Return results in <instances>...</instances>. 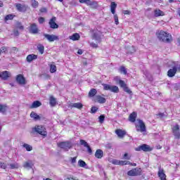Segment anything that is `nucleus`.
Here are the masks:
<instances>
[{"label": "nucleus", "mask_w": 180, "mask_h": 180, "mask_svg": "<svg viewBox=\"0 0 180 180\" xmlns=\"http://www.w3.org/2000/svg\"><path fill=\"white\" fill-rule=\"evenodd\" d=\"M156 36L158 39H159L160 41H163V43H171V41H172V36L164 30H158L156 32Z\"/></svg>", "instance_id": "1"}, {"label": "nucleus", "mask_w": 180, "mask_h": 180, "mask_svg": "<svg viewBox=\"0 0 180 180\" xmlns=\"http://www.w3.org/2000/svg\"><path fill=\"white\" fill-rule=\"evenodd\" d=\"M33 133H37L40 136H42L44 139L47 136V129L44 125H35L34 127L32 128Z\"/></svg>", "instance_id": "2"}, {"label": "nucleus", "mask_w": 180, "mask_h": 180, "mask_svg": "<svg viewBox=\"0 0 180 180\" xmlns=\"http://www.w3.org/2000/svg\"><path fill=\"white\" fill-rule=\"evenodd\" d=\"M110 12L114 15V20L115 25H119V17L116 14V8H117V4L115 1H112L110 6Z\"/></svg>", "instance_id": "3"}, {"label": "nucleus", "mask_w": 180, "mask_h": 180, "mask_svg": "<svg viewBox=\"0 0 180 180\" xmlns=\"http://www.w3.org/2000/svg\"><path fill=\"white\" fill-rule=\"evenodd\" d=\"M137 122L139 124H135L136 131H141V133H144L147 131L146 123H144V122L140 119H138Z\"/></svg>", "instance_id": "4"}, {"label": "nucleus", "mask_w": 180, "mask_h": 180, "mask_svg": "<svg viewBox=\"0 0 180 180\" xmlns=\"http://www.w3.org/2000/svg\"><path fill=\"white\" fill-rule=\"evenodd\" d=\"M80 4H86L87 6H91L93 9H98L99 8V4H98V1H91V0H79Z\"/></svg>", "instance_id": "5"}, {"label": "nucleus", "mask_w": 180, "mask_h": 180, "mask_svg": "<svg viewBox=\"0 0 180 180\" xmlns=\"http://www.w3.org/2000/svg\"><path fill=\"white\" fill-rule=\"evenodd\" d=\"M141 168L136 167L127 172L128 176H140L141 175Z\"/></svg>", "instance_id": "6"}, {"label": "nucleus", "mask_w": 180, "mask_h": 180, "mask_svg": "<svg viewBox=\"0 0 180 180\" xmlns=\"http://www.w3.org/2000/svg\"><path fill=\"white\" fill-rule=\"evenodd\" d=\"M136 151H144V153H148L150 151H153V148L150 147V146L147 144H142L139 146V147L135 148Z\"/></svg>", "instance_id": "7"}, {"label": "nucleus", "mask_w": 180, "mask_h": 180, "mask_svg": "<svg viewBox=\"0 0 180 180\" xmlns=\"http://www.w3.org/2000/svg\"><path fill=\"white\" fill-rule=\"evenodd\" d=\"M58 147L59 148H63V150H65L66 151H68L70 148H71V143L68 141H62L57 143Z\"/></svg>", "instance_id": "8"}, {"label": "nucleus", "mask_w": 180, "mask_h": 180, "mask_svg": "<svg viewBox=\"0 0 180 180\" xmlns=\"http://www.w3.org/2000/svg\"><path fill=\"white\" fill-rule=\"evenodd\" d=\"M172 131L173 135L174 136L175 139L179 140L180 139V129H179V124H176L172 128Z\"/></svg>", "instance_id": "9"}, {"label": "nucleus", "mask_w": 180, "mask_h": 180, "mask_svg": "<svg viewBox=\"0 0 180 180\" xmlns=\"http://www.w3.org/2000/svg\"><path fill=\"white\" fill-rule=\"evenodd\" d=\"M15 81L19 85H26V78L22 74H19L15 77Z\"/></svg>", "instance_id": "10"}, {"label": "nucleus", "mask_w": 180, "mask_h": 180, "mask_svg": "<svg viewBox=\"0 0 180 180\" xmlns=\"http://www.w3.org/2000/svg\"><path fill=\"white\" fill-rule=\"evenodd\" d=\"M112 164H113V165H122V166H124V165H129V164H130V161L129 160H117L116 159H113L111 161Z\"/></svg>", "instance_id": "11"}, {"label": "nucleus", "mask_w": 180, "mask_h": 180, "mask_svg": "<svg viewBox=\"0 0 180 180\" xmlns=\"http://www.w3.org/2000/svg\"><path fill=\"white\" fill-rule=\"evenodd\" d=\"M119 84L120 86H121V88H123L124 92H127V94H129V95H131V94H133L131 90H130V89L128 88L127 84H126L124 81L119 80Z\"/></svg>", "instance_id": "12"}, {"label": "nucleus", "mask_w": 180, "mask_h": 180, "mask_svg": "<svg viewBox=\"0 0 180 180\" xmlns=\"http://www.w3.org/2000/svg\"><path fill=\"white\" fill-rule=\"evenodd\" d=\"M44 36L50 43L59 40L58 36L54 34H44Z\"/></svg>", "instance_id": "13"}, {"label": "nucleus", "mask_w": 180, "mask_h": 180, "mask_svg": "<svg viewBox=\"0 0 180 180\" xmlns=\"http://www.w3.org/2000/svg\"><path fill=\"white\" fill-rule=\"evenodd\" d=\"M176 72H178V68L174 66L172 69H169L167 71V77H169V78H172L173 77H175Z\"/></svg>", "instance_id": "14"}, {"label": "nucleus", "mask_w": 180, "mask_h": 180, "mask_svg": "<svg viewBox=\"0 0 180 180\" xmlns=\"http://www.w3.org/2000/svg\"><path fill=\"white\" fill-rule=\"evenodd\" d=\"M158 176L160 180H167V174H165V170H164V169H161V167L159 168Z\"/></svg>", "instance_id": "15"}, {"label": "nucleus", "mask_w": 180, "mask_h": 180, "mask_svg": "<svg viewBox=\"0 0 180 180\" xmlns=\"http://www.w3.org/2000/svg\"><path fill=\"white\" fill-rule=\"evenodd\" d=\"M94 102L97 103H106V98L101 95H97L94 98Z\"/></svg>", "instance_id": "16"}, {"label": "nucleus", "mask_w": 180, "mask_h": 180, "mask_svg": "<svg viewBox=\"0 0 180 180\" xmlns=\"http://www.w3.org/2000/svg\"><path fill=\"white\" fill-rule=\"evenodd\" d=\"M115 134H117L119 139H124V136L127 134V132H126V130L117 129L115 130Z\"/></svg>", "instance_id": "17"}, {"label": "nucleus", "mask_w": 180, "mask_h": 180, "mask_svg": "<svg viewBox=\"0 0 180 180\" xmlns=\"http://www.w3.org/2000/svg\"><path fill=\"white\" fill-rule=\"evenodd\" d=\"M56 20H57L56 17H52L49 20V26L51 29H58V25L56 23Z\"/></svg>", "instance_id": "18"}, {"label": "nucleus", "mask_w": 180, "mask_h": 180, "mask_svg": "<svg viewBox=\"0 0 180 180\" xmlns=\"http://www.w3.org/2000/svg\"><path fill=\"white\" fill-rule=\"evenodd\" d=\"M11 77V72L9 71L5 70L0 72V78L4 81H6Z\"/></svg>", "instance_id": "19"}, {"label": "nucleus", "mask_w": 180, "mask_h": 180, "mask_svg": "<svg viewBox=\"0 0 180 180\" xmlns=\"http://www.w3.org/2000/svg\"><path fill=\"white\" fill-rule=\"evenodd\" d=\"M30 32L32 34H37L39 33V28H37V25L36 23H32L30 26Z\"/></svg>", "instance_id": "20"}, {"label": "nucleus", "mask_w": 180, "mask_h": 180, "mask_svg": "<svg viewBox=\"0 0 180 180\" xmlns=\"http://www.w3.org/2000/svg\"><path fill=\"white\" fill-rule=\"evenodd\" d=\"M15 8L18 10L19 12H26L27 11V8H29L26 5H22L21 4H17L15 5Z\"/></svg>", "instance_id": "21"}, {"label": "nucleus", "mask_w": 180, "mask_h": 180, "mask_svg": "<svg viewBox=\"0 0 180 180\" xmlns=\"http://www.w3.org/2000/svg\"><path fill=\"white\" fill-rule=\"evenodd\" d=\"M136 119H137V112L134 111L129 115L128 120L129 122H131V123H134Z\"/></svg>", "instance_id": "22"}, {"label": "nucleus", "mask_w": 180, "mask_h": 180, "mask_svg": "<svg viewBox=\"0 0 180 180\" xmlns=\"http://www.w3.org/2000/svg\"><path fill=\"white\" fill-rule=\"evenodd\" d=\"M154 16L155 18H158L160 16H165V13L161 11L160 8H155L154 10Z\"/></svg>", "instance_id": "23"}, {"label": "nucleus", "mask_w": 180, "mask_h": 180, "mask_svg": "<svg viewBox=\"0 0 180 180\" xmlns=\"http://www.w3.org/2000/svg\"><path fill=\"white\" fill-rule=\"evenodd\" d=\"M41 106V102L39 101H34L31 105H30V109H37Z\"/></svg>", "instance_id": "24"}, {"label": "nucleus", "mask_w": 180, "mask_h": 180, "mask_svg": "<svg viewBox=\"0 0 180 180\" xmlns=\"http://www.w3.org/2000/svg\"><path fill=\"white\" fill-rule=\"evenodd\" d=\"M96 158L101 160L103 157V150L102 149H97L95 153Z\"/></svg>", "instance_id": "25"}, {"label": "nucleus", "mask_w": 180, "mask_h": 180, "mask_svg": "<svg viewBox=\"0 0 180 180\" xmlns=\"http://www.w3.org/2000/svg\"><path fill=\"white\" fill-rule=\"evenodd\" d=\"M70 40H72V41H77L81 39V36L78 33H75L72 36L69 37Z\"/></svg>", "instance_id": "26"}, {"label": "nucleus", "mask_w": 180, "mask_h": 180, "mask_svg": "<svg viewBox=\"0 0 180 180\" xmlns=\"http://www.w3.org/2000/svg\"><path fill=\"white\" fill-rule=\"evenodd\" d=\"M27 63H32L33 60H37V55L35 54H30L26 58Z\"/></svg>", "instance_id": "27"}, {"label": "nucleus", "mask_w": 180, "mask_h": 180, "mask_svg": "<svg viewBox=\"0 0 180 180\" xmlns=\"http://www.w3.org/2000/svg\"><path fill=\"white\" fill-rule=\"evenodd\" d=\"M30 117L32 119H34V120L37 121V120H41V117L40 115H37L34 111H32L30 113Z\"/></svg>", "instance_id": "28"}, {"label": "nucleus", "mask_w": 180, "mask_h": 180, "mask_svg": "<svg viewBox=\"0 0 180 180\" xmlns=\"http://www.w3.org/2000/svg\"><path fill=\"white\" fill-rule=\"evenodd\" d=\"M49 103L52 108H54V106L57 105V98H54L53 96H51L49 98Z\"/></svg>", "instance_id": "29"}, {"label": "nucleus", "mask_w": 180, "mask_h": 180, "mask_svg": "<svg viewBox=\"0 0 180 180\" xmlns=\"http://www.w3.org/2000/svg\"><path fill=\"white\" fill-rule=\"evenodd\" d=\"M96 94H98V91H96V89H91L89 92V98H94V96H96Z\"/></svg>", "instance_id": "30"}, {"label": "nucleus", "mask_w": 180, "mask_h": 180, "mask_svg": "<svg viewBox=\"0 0 180 180\" xmlns=\"http://www.w3.org/2000/svg\"><path fill=\"white\" fill-rule=\"evenodd\" d=\"M7 110H8V105H6V104L2 105L0 103V112L5 114L6 113Z\"/></svg>", "instance_id": "31"}, {"label": "nucleus", "mask_w": 180, "mask_h": 180, "mask_svg": "<svg viewBox=\"0 0 180 180\" xmlns=\"http://www.w3.org/2000/svg\"><path fill=\"white\" fill-rule=\"evenodd\" d=\"M71 108H75L76 109H82L84 105L81 103H74L71 105Z\"/></svg>", "instance_id": "32"}, {"label": "nucleus", "mask_w": 180, "mask_h": 180, "mask_svg": "<svg viewBox=\"0 0 180 180\" xmlns=\"http://www.w3.org/2000/svg\"><path fill=\"white\" fill-rule=\"evenodd\" d=\"M49 67H50V72L51 74H54V72H57V66H56V64H54V62H53L52 64L49 65Z\"/></svg>", "instance_id": "33"}, {"label": "nucleus", "mask_w": 180, "mask_h": 180, "mask_svg": "<svg viewBox=\"0 0 180 180\" xmlns=\"http://www.w3.org/2000/svg\"><path fill=\"white\" fill-rule=\"evenodd\" d=\"M37 49L41 54H44V46L41 44H39L37 46Z\"/></svg>", "instance_id": "34"}, {"label": "nucleus", "mask_w": 180, "mask_h": 180, "mask_svg": "<svg viewBox=\"0 0 180 180\" xmlns=\"http://www.w3.org/2000/svg\"><path fill=\"white\" fill-rule=\"evenodd\" d=\"M23 167L24 168H32V167H33V163L32 161L25 162L23 164Z\"/></svg>", "instance_id": "35"}, {"label": "nucleus", "mask_w": 180, "mask_h": 180, "mask_svg": "<svg viewBox=\"0 0 180 180\" xmlns=\"http://www.w3.org/2000/svg\"><path fill=\"white\" fill-rule=\"evenodd\" d=\"M22 147L25 148L27 151H32V150H33V147L27 143H24Z\"/></svg>", "instance_id": "36"}, {"label": "nucleus", "mask_w": 180, "mask_h": 180, "mask_svg": "<svg viewBox=\"0 0 180 180\" xmlns=\"http://www.w3.org/2000/svg\"><path fill=\"white\" fill-rule=\"evenodd\" d=\"M120 72L121 74H124V75H127V69H126V68L124 66H120Z\"/></svg>", "instance_id": "37"}, {"label": "nucleus", "mask_w": 180, "mask_h": 180, "mask_svg": "<svg viewBox=\"0 0 180 180\" xmlns=\"http://www.w3.org/2000/svg\"><path fill=\"white\" fill-rule=\"evenodd\" d=\"M110 91L114 92V94H118L119 87L117 86H111V89Z\"/></svg>", "instance_id": "38"}, {"label": "nucleus", "mask_w": 180, "mask_h": 180, "mask_svg": "<svg viewBox=\"0 0 180 180\" xmlns=\"http://www.w3.org/2000/svg\"><path fill=\"white\" fill-rule=\"evenodd\" d=\"M91 32L93 33V35H92L93 39H95L96 40H97L99 38V34L95 32V30H91Z\"/></svg>", "instance_id": "39"}, {"label": "nucleus", "mask_w": 180, "mask_h": 180, "mask_svg": "<svg viewBox=\"0 0 180 180\" xmlns=\"http://www.w3.org/2000/svg\"><path fill=\"white\" fill-rule=\"evenodd\" d=\"M32 8H39V1L36 0H31Z\"/></svg>", "instance_id": "40"}, {"label": "nucleus", "mask_w": 180, "mask_h": 180, "mask_svg": "<svg viewBox=\"0 0 180 180\" xmlns=\"http://www.w3.org/2000/svg\"><path fill=\"white\" fill-rule=\"evenodd\" d=\"M10 168L11 169H18V168H19V164L18 163H13V164H10Z\"/></svg>", "instance_id": "41"}, {"label": "nucleus", "mask_w": 180, "mask_h": 180, "mask_svg": "<svg viewBox=\"0 0 180 180\" xmlns=\"http://www.w3.org/2000/svg\"><path fill=\"white\" fill-rule=\"evenodd\" d=\"M78 164H79V167H82V168L86 167V163L82 160H79L78 161Z\"/></svg>", "instance_id": "42"}, {"label": "nucleus", "mask_w": 180, "mask_h": 180, "mask_svg": "<svg viewBox=\"0 0 180 180\" xmlns=\"http://www.w3.org/2000/svg\"><path fill=\"white\" fill-rule=\"evenodd\" d=\"M98 122L101 124L105 122V115H101L98 117Z\"/></svg>", "instance_id": "43"}, {"label": "nucleus", "mask_w": 180, "mask_h": 180, "mask_svg": "<svg viewBox=\"0 0 180 180\" xmlns=\"http://www.w3.org/2000/svg\"><path fill=\"white\" fill-rule=\"evenodd\" d=\"M13 18H15V15L8 14L5 17V20H13Z\"/></svg>", "instance_id": "44"}, {"label": "nucleus", "mask_w": 180, "mask_h": 180, "mask_svg": "<svg viewBox=\"0 0 180 180\" xmlns=\"http://www.w3.org/2000/svg\"><path fill=\"white\" fill-rule=\"evenodd\" d=\"M123 159L124 160H131V155H129V153H125L123 155Z\"/></svg>", "instance_id": "45"}, {"label": "nucleus", "mask_w": 180, "mask_h": 180, "mask_svg": "<svg viewBox=\"0 0 180 180\" xmlns=\"http://www.w3.org/2000/svg\"><path fill=\"white\" fill-rule=\"evenodd\" d=\"M80 144H81V146H84V147H87L89 146L88 144V143L86 141H85V140H83V139L80 140Z\"/></svg>", "instance_id": "46"}, {"label": "nucleus", "mask_w": 180, "mask_h": 180, "mask_svg": "<svg viewBox=\"0 0 180 180\" xmlns=\"http://www.w3.org/2000/svg\"><path fill=\"white\" fill-rule=\"evenodd\" d=\"M103 88H104L105 91H110L112 86H110L109 84H103Z\"/></svg>", "instance_id": "47"}, {"label": "nucleus", "mask_w": 180, "mask_h": 180, "mask_svg": "<svg viewBox=\"0 0 180 180\" xmlns=\"http://www.w3.org/2000/svg\"><path fill=\"white\" fill-rule=\"evenodd\" d=\"M16 27L18 29H20V30H23V29H25L23 25H22V23H20V22H17Z\"/></svg>", "instance_id": "48"}, {"label": "nucleus", "mask_w": 180, "mask_h": 180, "mask_svg": "<svg viewBox=\"0 0 180 180\" xmlns=\"http://www.w3.org/2000/svg\"><path fill=\"white\" fill-rule=\"evenodd\" d=\"M96 112H98V107L96 106L91 107V113H96Z\"/></svg>", "instance_id": "49"}, {"label": "nucleus", "mask_w": 180, "mask_h": 180, "mask_svg": "<svg viewBox=\"0 0 180 180\" xmlns=\"http://www.w3.org/2000/svg\"><path fill=\"white\" fill-rule=\"evenodd\" d=\"M1 53H8V47L6 46H2L1 50L0 51V54Z\"/></svg>", "instance_id": "50"}, {"label": "nucleus", "mask_w": 180, "mask_h": 180, "mask_svg": "<svg viewBox=\"0 0 180 180\" xmlns=\"http://www.w3.org/2000/svg\"><path fill=\"white\" fill-rule=\"evenodd\" d=\"M6 164L5 162H0V168L2 169H6Z\"/></svg>", "instance_id": "51"}, {"label": "nucleus", "mask_w": 180, "mask_h": 180, "mask_svg": "<svg viewBox=\"0 0 180 180\" xmlns=\"http://www.w3.org/2000/svg\"><path fill=\"white\" fill-rule=\"evenodd\" d=\"M18 51H19V49H18L15 46L11 48V53H18Z\"/></svg>", "instance_id": "52"}, {"label": "nucleus", "mask_w": 180, "mask_h": 180, "mask_svg": "<svg viewBox=\"0 0 180 180\" xmlns=\"http://www.w3.org/2000/svg\"><path fill=\"white\" fill-rule=\"evenodd\" d=\"M45 19H44V18H43V17H40L39 19H38V22H39V23L40 24V25H42V23L44 22H45Z\"/></svg>", "instance_id": "53"}, {"label": "nucleus", "mask_w": 180, "mask_h": 180, "mask_svg": "<svg viewBox=\"0 0 180 180\" xmlns=\"http://www.w3.org/2000/svg\"><path fill=\"white\" fill-rule=\"evenodd\" d=\"M90 46H91V47H92V49H98V44H95L94 42H91L90 44Z\"/></svg>", "instance_id": "54"}, {"label": "nucleus", "mask_w": 180, "mask_h": 180, "mask_svg": "<svg viewBox=\"0 0 180 180\" xmlns=\"http://www.w3.org/2000/svg\"><path fill=\"white\" fill-rule=\"evenodd\" d=\"M65 180H79V179L74 178L72 176H69Z\"/></svg>", "instance_id": "55"}, {"label": "nucleus", "mask_w": 180, "mask_h": 180, "mask_svg": "<svg viewBox=\"0 0 180 180\" xmlns=\"http://www.w3.org/2000/svg\"><path fill=\"white\" fill-rule=\"evenodd\" d=\"M86 148H87V151H88L89 154L91 155L92 154V148H91V146H89V145Z\"/></svg>", "instance_id": "56"}, {"label": "nucleus", "mask_w": 180, "mask_h": 180, "mask_svg": "<svg viewBox=\"0 0 180 180\" xmlns=\"http://www.w3.org/2000/svg\"><path fill=\"white\" fill-rule=\"evenodd\" d=\"M39 12H41V13H46V12H47V8H41L39 10Z\"/></svg>", "instance_id": "57"}, {"label": "nucleus", "mask_w": 180, "mask_h": 180, "mask_svg": "<svg viewBox=\"0 0 180 180\" xmlns=\"http://www.w3.org/2000/svg\"><path fill=\"white\" fill-rule=\"evenodd\" d=\"M71 162L72 164H75L77 162V157L72 158Z\"/></svg>", "instance_id": "58"}, {"label": "nucleus", "mask_w": 180, "mask_h": 180, "mask_svg": "<svg viewBox=\"0 0 180 180\" xmlns=\"http://www.w3.org/2000/svg\"><path fill=\"white\" fill-rule=\"evenodd\" d=\"M13 34H14V36H15V37H18V36H19V31L14 30Z\"/></svg>", "instance_id": "59"}, {"label": "nucleus", "mask_w": 180, "mask_h": 180, "mask_svg": "<svg viewBox=\"0 0 180 180\" xmlns=\"http://www.w3.org/2000/svg\"><path fill=\"white\" fill-rule=\"evenodd\" d=\"M124 15H130V11L129 10H125L123 11Z\"/></svg>", "instance_id": "60"}, {"label": "nucleus", "mask_w": 180, "mask_h": 180, "mask_svg": "<svg viewBox=\"0 0 180 180\" xmlns=\"http://www.w3.org/2000/svg\"><path fill=\"white\" fill-rule=\"evenodd\" d=\"M82 53H84V51H82V49H79L77 51V54H79V56H82Z\"/></svg>", "instance_id": "61"}, {"label": "nucleus", "mask_w": 180, "mask_h": 180, "mask_svg": "<svg viewBox=\"0 0 180 180\" xmlns=\"http://www.w3.org/2000/svg\"><path fill=\"white\" fill-rule=\"evenodd\" d=\"M158 116H160V117H164V113L160 112L158 114Z\"/></svg>", "instance_id": "62"}, {"label": "nucleus", "mask_w": 180, "mask_h": 180, "mask_svg": "<svg viewBox=\"0 0 180 180\" xmlns=\"http://www.w3.org/2000/svg\"><path fill=\"white\" fill-rule=\"evenodd\" d=\"M129 165H131V167H137V164H136V163L130 162V164H129Z\"/></svg>", "instance_id": "63"}, {"label": "nucleus", "mask_w": 180, "mask_h": 180, "mask_svg": "<svg viewBox=\"0 0 180 180\" xmlns=\"http://www.w3.org/2000/svg\"><path fill=\"white\" fill-rule=\"evenodd\" d=\"M131 48H132V51L130 52V53H136V48H134V46H132Z\"/></svg>", "instance_id": "64"}]
</instances>
